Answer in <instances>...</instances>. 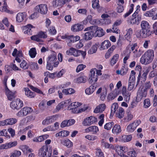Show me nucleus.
Listing matches in <instances>:
<instances>
[{"instance_id":"nucleus-1","label":"nucleus","mask_w":157,"mask_h":157,"mask_svg":"<svg viewBox=\"0 0 157 157\" xmlns=\"http://www.w3.org/2000/svg\"><path fill=\"white\" fill-rule=\"evenodd\" d=\"M154 57V51L152 50H148L142 56L140 62L142 64H147L152 62Z\"/></svg>"},{"instance_id":"nucleus-2","label":"nucleus","mask_w":157,"mask_h":157,"mask_svg":"<svg viewBox=\"0 0 157 157\" xmlns=\"http://www.w3.org/2000/svg\"><path fill=\"white\" fill-rule=\"evenodd\" d=\"M51 146L44 145L40 149L39 153L42 157H51L52 154Z\"/></svg>"},{"instance_id":"nucleus-3","label":"nucleus","mask_w":157,"mask_h":157,"mask_svg":"<svg viewBox=\"0 0 157 157\" xmlns=\"http://www.w3.org/2000/svg\"><path fill=\"white\" fill-rule=\"evenodd\" d=\"M56 60V54L55 52H54L48 57L46 66L47 68L49 70H52L53 69V64Z\"/></svg>"},{"instance_id":"nucleus-4","label":"nucleus","mask_w":157,"mask_h":157,"mask_svg":"<svg viewBox=\"0 0 157 157\" xmlns=\"http://www.w3.org/2000/svg\"><path fill=\"white\" fill-rule=\"evenodd\" d=\"M10 107L13 109L19 110L23 106V101L19 98L13 101L10 104Z\"/></svg>"},{"instance_id":"nucleus-5","label":"nucleus","mask_w":157,"mask_h":157,"mask_svg":"<svg viewBox=\"0 0 157 157\" xmlns=\"http://www.w3.org/2000/svg\"><path fill=\"white\" fill-rule=\"evenodd\" d=\"M147 95V92L144 89L143 87L139 88L137 93L136 101L139 102L143 98H145Z\"/></svg>"},{"instance_id":"nucleus-6","label":"nucleus","mask_w":157,"mask_h":157,"mask_svg":"<svg viewBox=\"0 0 157 157\" xmlns=\"http://www.w3.org/2000/svg\"><path fill=\"white\" fill-rule=\"evenodd\" d=\"M116 151L121 157H128L126 155L127 149L126 147L118 146L116 147Z\"/></svg>"},{"instance_id":"nucleus-7","label":"nucleus","mask_w":157,"mask_h":157,"mask_svg":"<svg viewBox=\"0 0 157 157\" xmlns=\"http://www.w3.org/2000/svg\"><path fill=\"white\" fill-rule=\"evenodd\" d=\"M58 117V115L57 114L48 116L42 121V124L43 125L49 124L55 121Z\"/></svg>"},{"instance_id":"nucleus-8","label":"nucleus","mask_w":157,"mask_h":157,"mask_svg":"<svg viewBox=\"0 0 157 157\" xmlns=\"http://www.w3.org/2000/svg\"><path fill=\"white\" fill-rule=\"evenodd\" d=\"M35 9L36 11H38L42 14H46L48 10L47 5L44 4H40L36 6Z\"/></svg>"},{"instance_id":"nucleus-9","label":"nucleus","mask_w":157,"mask_h":157,"mask_svg":"<svg viewBox=\"0 0 157 157\" xmlns=\"http://www.w3.org/2000/svg\"><path fill=\"white\" fill-rule=\"evenodd\" d=\"M97 121V119L96 118L91 116L86 118L83 122L82 124L84 126H89Z\"/></svg>"},{"instance_id":"nucleus-10","label":"nucleus","mask_w":157,"mask_h":157,"mask_svg":"<svg viewBox=\"0 0 157 157\" xmlns=\"http://www.w3.org/2000/svg\"><path fill=\"white\" fill-rule=\"evenodd\" d=\"M81 105L80 103L78 102H75L70 104L68 106L67 109L68 110H71V111L73 113H75L77 112L78 108Z\"/></svg>"},{"instance_id":"nucleus-11","label":"nucleus","mask_w":157,"mask_h":157,"mask_svg":"<svg viewBox=\"0 0 157 157\" xmlns=\"http://www.w3.org/2000/svg\"><path fill=\"white\" fill-rule=\"evenodd\" d=\"M17 144V141L10 142L2 144L0 146V149H8L15 147Z\"/></svg>"},{"instance_id":"nucleus-12","label":"nucleus","mask_w":157,"mask_h":157,"mask_svg":"<svg viewBox=\"0 0 157 157\" xmlns=\"http://www.w3.org/2000/svg\"><path fill=\"white\" fill-rule=\"evenodd\" d=\"M47 37L46 35L42 32H40L36 35H34L31 37L32 40L36 41L37 42H43V40L40 38H44Z\"/></svg>"},{"instance_id":"nucleus-13","label":"nucleus","mask_w":157,"mask_h":157,"mask_svg":"<svg viewBox=\"0 0 157 157\" xmlns=\"http://www.w3.org/2000/svg\"><path fill=\"white\" fill-rule=\"evenodd\" d=\"M152 32L150 30V29H141L138 36H141L145 38L151 35Z\"/></svg>"},{"instance_id":"nucleus-14","label":"nucleus","mask_w":157,"mask_h":157,"mask_svg":"<svg viewBox=\"0 0 157 157\" xmlns=\"http://www.w3.org/2000/svg\"><path fill=\"white\" fill-rule=\"evenodd\" d=\"M96 29L94 31V36H97L101 37L105 35V33L102 28L98 27L97 26H96Z\"/></svg>"},{"instance_id":"nucleus-15","label":"nucleus","mask_w":157,"mask_h":157,"mask_svg":"<svg viewBox=\"0 0 157 157\" xmlns=\"http://www.w3.org/2000/svg\"><path fill=\"white\" fill-rule=\"evenodd\" d=\"M25 94V96L29 98H33L35 97L36 94L35 92L31 91L28 87L24 88Z\"/></svg>"},{"instance_id":"nucleus-16","label":"nucleus","mask_w":157,"mask_h":157,"mask_svg":"<svg viewBox=\"0 0 157 157\" xmlns=\"http://www.w3.org/2000/svg\"><path fill=\"white\" fill-rule=\"evenodd\" d=\"M119 94L118 91L117 90H114L108 94L107 96V99L109 101L112 100L115 98Z\"/></svg>"},{"instance_id":"nucleus-17","label":"nucleus","mask_w":157,"mask_h":157,"mask_svg":"<svg viewBox=\"0 0 157 157\" xmlns=\"http://www.w3.org/2000/svg\"><path fill=\"white\" fill-rule=\"evenodd\" d=\"M32 25L29 24L23 27V29L24 30V33L25 34H28L31 35L32 34V29L34 28Z\"/></svg>"},{"instance_id":"nucleus-18","label":"nucleus","mask_w":157,"mask_h":157,"mask_svg":"<svg viewBox=\"0 0 157 157\" xmlns=\"http://www.w3.org/2000/svg\"><path fill=\"white\" fill-rule=\"evenodd\" d=\"M85 131L86 132H92L93 133L96 134L99 131V129L97 126L94 125L89 127L85 129Z\"/></svg>"},{"instance_id":"nucleus-19","label":"nucleus","mask_w":157,"mask_h":157,"mask_svg":"<svg viewBox=\"0 0 157 157\" xmlns=\"http://www.w3.org/2000/svg\"><path fill=\"white\" fill-rule=\"evenodd\" d=\"M5 93L9 100L11 101L16 97L15 93L12 92L9 89L5 90Z\"/></svg>"},{"instance_id":"nucleus-20","label":"nucleus","mask_w":157,"mask_h":157,"mask_svg":"<svg viewBox=\"0 0 157 157\" xmlns=\"http://www.w3.org/2000/svg\"><path fill=\"white\" fill-rule=\"evenodd\" d=\"M96 86H94V84L91 85L89 87L86 88L85 90V93L87 95H89L92 94L95 90Z\"/></svg>"},{"instance_id":"nucleus-21","label":"nucleus","mask_w":157,"mask_h":157,"mask_svg":"<svg viewBox=\"0 0 157 157\" xmlns=\"http://www.w3.org/2000/svg\"><path fill=\"white\" fill-rule=\"evenodd\" d=\"M26 14L25 12L19 13L17 15L16 20L18 22L22 21L26 17Z\"/></svg>"},{"instance_id":"nucleus-22","label":"nucleus","mask_w":157,"mask_h":157,"mask_svg":"<svg viewBox=\"0 0 157 157\" xmlns=\"http://www.w3.org/2000/svg\"><path fill=\"white\" fill-rule=\"evenodd\" d=\"M83 28V25L79 24H76L71 26V30L74 32H77L82 30Z\"/></svg>"},{"instance_id":"nucleus-23","label":"nucleus","mask_w":157,"mask_h":157,"mask_svg":"<svg viewBox=\"0 0 157 157\" xmlns=\"http://www.w3.org/2000/svg\"><path fill=\"white\" fill-rule=\"evenodd\" d=\"M105 104H101L96 107L94 112L95 113L102 112L105 110Z\"/></svg>"},{"instance_id":"nucleus-24","label":"nucleus","mask_w":157,"mask_h":157,"mask_svg":"<svg viewBox=\"0 0 157 157\" xmlns=\"http://www.w3.org/2000/svg\"><path fill=\"white\" fill-rule=\"evenodd\" d=\"M94 36V32L92 31L86 32L84 35V39L87 40H91Z\"/></svg>"},{"instance_id":"nucleus-25","label":"nucleus","mask_w":157,"mask_h":157,"mask_svg":"<svg viewBox=\"0 0 157 157\" xmlns=\"http://www.w3.org/2000/svg\"><path fill=\"white\" fill-rule=\"evenodd\" d=\"M125 111L124 109L122 107H120L116 113V117L119 119L122 118L124 114Z\"/></svg>"},{"instance_id":"nucleus-26","label":"nucleus","mask_w":157,"mask_h":157,"mask_svg":"<svg viewBox=\"0 0 157 157\" xmlns=\"http://www.w3.org/2000/svg\"><path fill=\"white\" fill-rule=\"evenodd\" d=\"M111 45V44L109 40H105L101 43L100 48L102 50L106 49L110 47Z\"/></svg>"},{"instance_id":"nucleus-27","label":"nucleus","mask_w":157,"mask_h":157,"mask_svg":"<svg viewBox=\"0 0 157 157\" xmlns=\"http://www.w3.org/2000/svg\"><path fill=\"white\" fill-rule=\"evenodd\" d=\"M121 126L118 124H116L113 127L112 132L114 134H117L121 132Z\"/></svg>"},{"instance_id":"nucleus-28","label":"nucleus","mask_w":157,"mask_h":157,"mask_svg":"<svg viewBox=\"0 0 157 157\" xmlns=\"http://www.w3.org/2000/svg\"><path fill=\"white\" fill-rule=\"evenodd\" d=\"M69 134V132L66 130H62L56 134V136L57 137L61 136V137H66Z\"/></svg>"},{"instance_id":"nucleus-29","label":"nucleus","mask_w":157,"mask_h":157,"mask_svg":"<svg viewBox=\"0 0 157 157\" xmlns=\"http://www.w3.org/2000/svg\"><path fill=\"white\" fill-rule=\"evenodd\" d=\"M133 18H132L130 20V22L131 24L138 25L141 20V15H137L136 17H133Z\"/></svg>"},{"instance_id":"nucleus-30","label":"nucleus","mask_w":157,"mask_h":157,"mask_svg":"<svg viewBox=\"0 0 157 157\" xmlns=\"http://www.w3.org/2000/svg\"><path fill=\"white\" fill-rule=\"evenodd\" d=\"M53 6L54 7L59 6L61 7L64 4L63 0H55L52 2Z\"/></svg>"},{"instance_id":"nucleus-31","label":"nucleus","mask_w":157,"mask_h":157,"mask_svg":"<svg viewBox=\"0 0 157 157\" xmlns=\"http://www.w3.org/2000/svg\"><path fill=\"white\" fill-rule=\"evenodd\" d=\"M118 108V105L117 103H113L111 106L110 115H113L115 113Z\"/></svg>"},{"instance_id":"nucleus-32","label":"nucleus","mask_w":157,"mask_h":157,"mask_svg":"<svg viewBox=\"0 0 157 157\" xmlns=\"http://www.w3.org/2000/svg\"><path fill=\"white\" fill-rule=\"evenodd\" d=\"M22 114L23 116H26L28 113H30L32 111V109L31 107H24L21 110Z\"/></svg>"},{"instance_id":"nucleus-33","label":"nucleus","mask_w":157,"mask_h":157,"mask_svg":"<svg viewBox=\"0 0 157 157\" xmlns=\"http://www.w3.org/2000/svg\"><path fill=\"white\" fill-rule=\"evenodd\" d=\"M62 92L65 94L68 95L74 93L75 92V90L73 88H69L63 89Z\"/></svg>"},{"instance_id":"nucleus-34","label":"nucleus","mask_w":157,"mask_h":157,"mask_svg":"<svg viewBox=\"0 0 157 157\" xmlns=\"http://www.w3.org/2000/svg\"><path fill=\"white\" fill-rule=\"evenodd\" d=\"M6 120L7 125H12L15 124L17 122V120L15 118H10Z\"/></svg>"},{"instance_id":"nucleus-35","label":"nucleus","mask_w":157,"mask_h":157,"mask_svg":"<svg viewBox=\"0 0 157 157\" xmlns=\"http://www.w3.org/2000/svg\"><path fill=\"white\" fill-rule=\"evenodd\" d=\"M136 79H129V84L128 87V90H131L134 88L135 83Z\"/></svg>"},{"instance_id":"nucleus-36","label":"nucleus","mask_w":157,"mask_h":157,"mask_svg":"<svg viewBox=\"0 0 157 157\" xmlns=\"http://www.w3.org/2000/svg\"><path fill=\"white\" fill-rule=\"evenodd\" d=\"M141 29H150V27L149 23L147 21H143L141 24Z\"/></svg>"},{"instance_id":"nucleus-37","label":"nucleus","mask_w":157,"mask_h":157,"mask_svg":"<svg viewBox=\"0 0 157 157\" xmlns=\"http://www.w3.org/2000/svg\"><path fill=\"white\" fill-rule=\"evenodd\" d=\"M96 71V69L95 68L91 69L89 75L91 78H100V77H97L96 74L95 75V72Z\"/></svg>"},{"instance_id":"nucleus-38","label":"nucleus","mask_w":157,"mask_h":157,"mask_svg":"<svg viewBox=\"0 0 157 157\" xmlns=\"http://www.w3.org/2000/svg\"><path fill=\"white\" fill-rule=\"evenodd\" d=\"M80 39V37L78 36H75L74 35H71L69 36V40H70L71 42H75L79 40Z\"/></svg>"},{"instance_id":"nucleus-39","label":"nucleus","mask_w":157,"mask_h":157,"mask_svg":"<svg viewBox=\"0 0 157 157\" xmlns=\"http://www.w3.org/2000/svg\"><path fill=\"white\" fill-rule=\"evenodd\" d=\"M144 107L147 109L151 106V101L149 99H145L144 101Z\"/></svg>"},{"instance_id":"nucleus-40","label":"nucleus","mask_w":157,"mask_h":157,"mask_svg":"<svg viewBox=\"0 0 157 157\" xmlns=\"http://www.w3.org/2000/svg\"><path fill=\"white\" fill-rule=\"evenodd\" d=\"M132 138L131 135H124L122 137V140L124 142L130 141Z\"/></svg>"},{"instance_id":"nucleus-41","label":"nucleus","mask_w":157,"mask_h":157,"mask_svg":"<svg viewBox=\"0 0 157 157\" xmlns=\"http://www.w3.org/2000/svg\"><path fill=\"white\" fill-rule=\"evenodd\" d=\"M63 145L68 148L72 147L73 145V143L69 139L64 140Z\"/></svg>"},{"instance_id":"nucleus-42","label":"nucleus","mask_w":157,"mask_h":157,"mask_svg":"<svg viewBox=\"0 0 157 157\" xmlns=\"http://www.w3.org/2000/svg\"><path fill=\"white\" fill-rule=\"evenodd\" d=\"M29 53L30 56L31 58H34L36 54L35 48H31L29 52Z\"/></svg>"},{"instance_id":"nucleus-43","label":"nucleus","mask_w":157,"mask_h":157,"mask_svg":"<svg viewBox=\"0 0 157 157\" xmlns=\"http://www.w3.org/2000/svg\"><path fill=\"white\" fill-rule=\"evenodd\" d=\"M136 128H134L133 123L129 124L127 126L126 129L129 132H132L135 130Z\"/></svg>"},{"instance_id":"nucleus-44","label":"nucleus","mask_w":157,"mask_h":157,"mask_svg":"<svg viewBox=\"0 0 157 157\" xmlns=\"http://www.w3.org/2000/svg\"><path fill=\"white\" fill-rule=\"evenodd\" d=\"M97 49V45L96 44L92 46L91 48L88 52V53L90 54H93L96 52Z\"/></svg>"},{"instance_id":"nucleus-45","label":"nucleus","mask_w":157,"mask_h":157,"mask_svg":"<svg viewBox=\"0 0 157 157\" xmlns=\"http://www.w3.org/2000/svg\"><path fill=\"white\" fill-rule=\"evenodd\" d=\"M122 94L123 96H124V99L127 100L128 99V100H129L130 97L131 95V94H130L128 91L125 90H123L122 91Z\"/></svg>"},{"instance_id":"nucleus-46","label":"nucleus","mask_w":157,"mask_h":157,"mask_svg":"<svg viewBox=\"0 0 157 157\" xmlns=\"http://www.w3.org/2000/svg\"><path fill=\"white\" fill-rule=\"evenodd\" d=\"M114 123L113 122H109L106 123L104 126V128L107 130H110L112 126L114 125Z\"/></svg>"},{"instance_id":"nucleus-47","label":"nucleus","mask_w":157,"mask_h":157,"mask_svg":"<svg viewBox=\"0 0 157 157\" xmlns=\"http://www.w3.org/2000/svg\"><path fill=\"white\" fill-rule=\"evenodd\" d=\"M118 57L119 55L117 54H116L113 56L110 62L112 65H113L116 63L117 61L118 60Z\"/></svg>"},{"instance_id":"nucleus-48","label":"nucleus","mask_w":157,"mask_h":157,"mask_svg":"<svg viewBox=\"0 0 157 157\" xmlns=\"http://www.w3.org/2000/svg\"><path fill=\"white\" fill-rule=\"evenodd\" d=\"M29 87L30 89L33 91H35L39 94H43V92H42V91L37 88L35 87L32 85H30L29 86Z\"/></svg>"},{"instance_id":"nucleus-49","label":"nucleus","mask_w":157,"mask_h":157,"mask_svg":"<svg viewBox=\"0 0 157 157\" xmlns=\"http://www.w3.org/2000/svg\"><path fill=\"white\" fill-rule=\"evenodd\" d=\"M95 153L97 157H105L103 153L100 149H97Z\"/></svg>"},{"instance_id":"nucleus-50","label":"nucleus","mask_w":157,"mask_h":157,"mask_svg":"<svg viewBox=\"0 0 157 157\" xmlns=\"http://www.w3.org/2000/svg\"><path fill=\"white\" fill-rule=\"evenodd\" d=\"M71 100L70 99L61 102L64 107H66L67 106H68L71 103Z\"/></svg>"},{"instance_id":"nucleus-51","label":"nucleus","mask_w":157,"mask_h":157,"mask_svg":"<svg viewBox=\"0 0 157 157\" xmlns=\"http://www.w3.org/2000/svg\"><path fill=\"white\" fill-rule=\"evenodd\" d=\"M56 74V73H50L48 72H45L44 73V76H46L44 78H46V77H48L49 78H53L55 77L54 75Z\"/></svg>"},{"instance_id":"nucleus-52","label":"nucleus","mask_w":157,"mask_h":157,"mask_svg":"<svg viewBox=\"0 0 157 157\" xmlns=\"http://www.w3.org/2000/svg\"><path fill=\"white\" fill-rule=\"evenodd\" d=\"M85 138L89 140L94 141L97 139V136L93 135H87L85 136Z\"/></svg>"},{"instance_id":"nucleus-53","label":"nucleus","mask_w":157,"mask_h":157,"mask_svg":"<svg viewBox=\"0 0 157 157\" xmlns=\"http://www.w3.org/2000/svg\"><path fill=\"white\" fill-rule=\"evenodd\" d=\"M21 154V152L19 151H15L11 154L10 157H18Z\"/></svg>"},{"instance_id":"nucleus-54","label":"nucleus","mask_w":157,"mask_h":157,"mask_svg":"<svg viewBox=\"0 0 157 157\" xmlns=\"http://www.w3.org/2000/svg\"><path fill=\"white\" fill-rule=\"evenodd\" d=\"M101 143L103 146L106 148H110L112 146V145L110 144L109 143L105 141H102Z\"/></svg>"},{"instance_id":"nucleus-55","label":"nucleus","mask_w":157,"mask_h":157,"mask_svg":"<svg viewBox=\"0 0 157 157\" xmlns=\"http://www.w3.org/2000/svg\"><path fill=\"white\" fill-rule=\"evenodd\" d=\"M20 67L24 70L28 69V67L26 65V63L25 60H23L20 64Z\"/></svg>"},{"instance_id":"nucleus-56","label":"nucleus","mask_w":157,"mask_h":157,"mask_svg":"<svg viewBox=\"0 0 157 157\" xmlns=\"http://www.w3.org/2000/svg\"><path fill=\"white\" fill-rule=\"evenodd\" d=\"M86 67V66L85 65H84L82 64H79L77 66L76 70V71L78 72L81 71L83 70Z\"/></svg>"},{"instance_id":"nucleus-57","label":"nucleus","mask_w":157,"mask_h":157,"mask_svg":"<svg viewBox=\"0 0 157 157\" xmlns=\"http://www.w3.org/2000/svg\"><path fill=\"white\" fill-rule=\"evenodd\" d=\"M128 153V155H129L130 157H136L137 156V153L134 150L130 151Z\"/></svg>"},{"instance_id":"nucleus-58","label":"nucleus","mask_w":157,"mask_h":157,"mask_svg":"<svg viewBox=\"0 0 157 157\" xmlns=\"http://www.w3.org/2000/svg\"><path fill=\"white\" fill-rule=\"evenodd\" d=\"M68 123L67 120L63 121L60 124L61 127L63 128L66 127H68Z\"/></svg>"},{"instance_id":"nucleus-59","label":"nucleus","mask_w":157,"mask_h":157,"mask_svg":"<svg viewBox=\"0 0 157 157\" xmlns=\"http://www.w3.org/2000/svg\"><path fill=\"white\" fill-rule=\"evenodd\" d=\"M74 82L79 84L81 83H85L86 81V79H74Z\"/></svg>"},{"instance_id":"nucleus-60","label":"nucleus","mask_w":157,"mask_h":157,"mask_svg":"<svg viewBox=\"0 0 157 157\" xmlns=\"http://www.w3.org/2000/svg\"><path fill=\"white\" fill-rule=\"evenodd\" d=\"M8 131L10 134L11 137H13L15 136V131L14 129L11 128H10L8 129Z\"/></svg>"},{"instance_id":"nucleus-61","label":"nucleus","mask_w":157,"mask_h":157,"mask_svg":"<svg viewBox=\"0 0 157 157\" xmlns=\"http://www.w3.org/2000/svg\"><path fill=\"white\" fill-rule=\"evenodd\" d=\"M152 18L153 20L157 19V10L155 9H153V14Z\"/></svg>"},{"instance_id":"nucleus-62","label":"nucleus","mask_w":157,"mask_h":157,"mask_svg":"<svg viewBox=\"0 0 157 157\" xmlns=\"http://www.w3.org/2000/svg\"><path fill=\"white\" fill-rule=\"evenodd\" d=\"M64 108L63 105L61 102L59 103L56 106L55 109V112H58L61 109Z\"/></svg>"},{"instance_id":"nucleus-63","label":"nucleus","mask_w":157,"mask_h":157,"mask_svg":"<svg viewBox=\"0 0 157 157\" xmlns=\"http://www.w3.org/2000/svg\"><path fill=\"white\" fill-rule=\"evenodd\" d=\"M151 86V83L149 81L146 82L145 83V88H144V89L145 90V91H147V90L150 88Z\"/></svg>"},{"instance_id":"nucleus-64","label":"nucleus","mask_w":157,"mask_h":157,"mask_svg":"<svg viewBox=\"0 0 157 157\" xmlns=\"http://www.w3.org/2000/svg\"><path fill=\"white\" fill-rule=\"evenodd\" d=\"M107 95V92L103 91L101 94L100 99L102 101H104L105 98Z\"/></svg>"}]
</instances>
